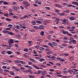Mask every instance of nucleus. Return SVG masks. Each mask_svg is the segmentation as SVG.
Wrapping results in <instances>:
<instances>
[{
	"mask_svg": "<svg viewBox=\"0 0 78 78\" xmlns=\"http://www.w3.org/2000/svg\"><path fill=\"white\" fill-rule=\"evenodd\" d=\"M33 51L34 54H37V52H36V50H34Z\"/></svg>",
	"mask_w": 78,
	"mask_h": 78,
	"instance_id": "nucleus-59",
	"label": "nucleus"
},
{
	"mask_svg": "<svg viewBox=\"0 0 78 78\" xmlns=\"http://www.w3.org/2000/svg\"><path fill=\"white\" fill-rule=\"evenodd\" d=\"M15 62H16V63L19 64V63H20V60H16L15 61Z\"/></svg>",
	"mask_w": 78,
	"mask_h": 78,
	"instance_id": "nucleus-38",
	"label": "nucleus"
},
{
	"mask_svg": "<svg viewBox=\"0 0 78 78\" xmlns=\"http://www.w3.org/2000/svg\"><path fill=\"white\" fill-rule=\"evenodd\" d=\"M11 29L9 28H7L5 29V30H11Z\"/></svg>",
	"mask_w": 78,
	"mask_h": 78,
	"instance_id": "nucleus-42",
	"label": "nucleus"
},
{
	"mask_svg": "<svg viewBox=\"0 0 78 78\" xmlns=\"http://www.w3.org/2000/svg\"><path fill=\"white\" fill-rule=\"evenodd\" d=\"M45 51H50L51 49L49 48H46L45 49Z\"/></svg>",
	"mask_w": 78,
	"mask_h": 78,
	"instance_id": "nucleus-17",
	"label": "nucleus"
},
{
	"mask_svg": "<svg viewBox=\"0 0 78 78\" xmlns=\"http://www.w3.org/2000/svg\"><path fill=\"white\" fill-rule=\"evenodd\" d=\"M36 22L38 24H41L42 23V21H41L37 20L36 21Z\"/></svg>",
	"mask_w": 78,
	"mask_h": 78,
	"instance_id": "nucleus-13",
	"label": "nucleus"
},
{
	"mask_svg": "<svg viewBox=\"0 0 78 78\" xmlns=\"http://www.w3.org/2000/svg\"><path fill=\"white\" fill-rule=\"evenodd\" d=\"M55 56H52L51 57V59H53L52 60V61H55Z\"/></svg>",
	"mask_w": 78,
	"mask_h": 78,
	"instance_id": "nucleus-40",
	"label": "nucleus"
},
{
	"mask_svg": "<svg viewBox=\"0 0 78 78\" xmlns=\"http://www.w3.org/2000/svg\"><path fill=\"white\" fill-rule=\"evenodd\" d=\"M68 19L71 20V21H72V20H75V19H76V18L75 17L71 16V17H68Z\"/></svg>",
	"mask_w": 78,
	"mask_h": 78,
	"instance_id": "nucleus-4",
	"label": "nucleus"
},
{
	"mask_svg": "<svg viewBox=\"0 0 78 78\" xmlns=\"http://www.w3.org/2000/svg\"><path fill=\"white\" fill-rule=\"evenodd\" d=\"M28 43H29L30 44H31V43H33V41H28Z\"/></svg>",
	"mask_w": 78,
	"mask_h": 78,
	"instance_id": "nucleus-45",
	"label": "nucleus"
},
{
	"mask_svg": "<svg viewBox=\"0 0 78 78\" xmlns=\"http://www.w3.org/2000/svg\"><path fill=\"white\" fill-rule=\"evenodd\" d=\"M2 68H3V69H6V68H7V66H2Z\"/></svg>",
	"mask_w": 78,
	"mask_h": 78,
	"instance_id": "nucleus-61",
	"label": "nucleus"
},
{
	"mask_svg": "<svg viewBox=\"0 0 78 78\" xmlns=\"http://www.w3.org/2000/svg\"><path fill=\"white\" fill-rule=\"evenodd\" d=\"M24 67H26V68H28V69H32V67H31V66H30L25 65L24 66Z\"/></svg>",
	"mask_w": 78,
	"mask_h": 78,
	"instance_id": "nucleus-8",
	"label": "nucleus"
},
{
	"mask_svg": "<svg viewBox=\"0 0 78 78\" xmlns=\"http://www.w3.org/2000/svg\"><path fill=\"white\" fill-rule=\"evenodd\" d=\"M31 12H36V11L35 10V9H32L31 10Z\"/></svg>",
	"mask_w": 78,
	"mask_h": 78,
	"instance_id": "nucleus-52",
	"label": "nucleus"
},
{
	"mask_svg": "<svg viewBox=\"0 0 78 78\" xmlns=\"http://www.w3.org/2000/svg\"><path fill=\"white\" fill-rule=\"evenodd\" d=\"M30 31H31V32H35L36 30L34 29H31L30 30Z\"/></svg>",
	"mask_w": 78,
	"mask_h": 78,
	"instance_id": "nucleus-37",
	"label": "nucleus"
},
{
	"mask_svg": "<svg viewBox=\"0 0 78 78\" xmlns=\"http://www.w3.org/2000/svg\"><path fill=\"white\" fill-rule=\"evenodd\" d=\"M67 39H68V37H65L63 39V40H67Z\"/></svg>",
	"mask_w": 78,
	"mask_h": 78,
	"instance_id": "nucleus-49",
	"label": "nucleus"
},
{
	"mask_svg": "<svg viewBox=\"0 0 78 78\" xmlns=\"http://www.w3.org/2000/svg\"><path fill=\"white\" fill-rule=\"evenodd\" d=\"M43 23L44 25H47V21H44Z\"/></svg>",
	"mask_w": 78,
	"mask_h": 78,
	"instance_id": "nucleus-48",
	"label": "nucleus"
},
{
	"mask_svg": "<svg viewBox=\"0 0 78 78\" xmlns=\"http://www.w3.org/2000/svg\"><path fill=\"white\" fill-rule=\"evenodd\" d=\"M32 66H33L34 67V68H35V69H41V68H39V67L37 66H36V65H33Z\"/></svg>",
	"mask_w": 78,
	"mask_h": 78,
	"instance_id": "nucleus-16",
	"label": "nucleus"
},
{
	"mask_svg": "<svg viewBox=\"0 0 78 78\" xmlns=\"http://www.w3.org/2000/svg\"><path fill=\"white\" fill-rule=\"evenodd\" d=\"M2 3H3L4 5H8L9 4L8 2L6 1H5V2L3 1V2Z\"/></svg>",
	"mask_w": 78,
	"mask_h": 78,
	"instance_id": "nucleus-24",
	"label": "nucleus"
},
{
	"mask_svg": "<svg viewBox=\"0 0 78 78\" xmlns=\"http://www.w3.org/2000/svg\"><path fill=\"white\" fill-rule=\"evenodd\" d=\"M34 6V7H36V6H38V5L34 4L33 5Z\"/></svg>",
	"mask_w": 78,
	"mask_h": 78,
	"instance_id": "nucleus-63",
	"label": "nucleus"
},
{
	"mask_svg": "<svg viewBox=\"0 0 78 78\" xmlns=\"http://www.w3.org/2000/svg\"><path fill=\"white\" fill-rule=\"evenodd\" d=\"M20 8H21V9L22 10V11H23L24 9V8L23 7V6H20Z\"/></svg>",
	"mask_w": 78,
	"mask_h": 78,
	"instance_id": "nucleus-34",
	"label": "nucleus"
},
{
	"mask_svg": "<svg viewBox=\"0 0 78 78\" xmlns=\"http://www.w3.org/2000/svg\"><path fill=\"white\" fill-rule=\"evenodd\" d=\"M51 35H49L48 36H47L46 37V39H48V40H51Z\"/></svg>",
	"mask_w": 78,
	"mask_h": 78,
	"instance_id": "nucleus-9",
	"label": "nucleus"
},
{
	"mask_svg": "<svg viewBox=\"0 0 78 78\" xmlns=\"http://www.w3.org/2000/svg\"><path fill=\"white\" fill-rule=\"evenodd\" d=\"M39 28L43 30L44 29V26L42 25H40L39 27Z\"/></svg>",
	"mask_w": 78,
	"mask_h": 78,
	"instance_id": "nucleus-10",
	"label": "nucleus"
},
{
	"mask_svg": "<svg viewBox=\"0 0 78 78\" xmlns=\"http://www.w3.org/2000/svg\"><path fill=\"white\" fill-rule=\"evenodd\" d=\"M24 51H26V52H27V51H28V49H24Z\"/></svg>",
	"mask_w": 78,
	"mask_h": 78,
	"instance_id": "nucleus-54",
	"label": "nucleus"
},
{
	"mask_svg": "<svg viewBox=\"0 0 78 78\" xmlns=\"http://www.w3.org/2000/svg\"><path fill=\"white\" fill-rule=\"evenodd\" d=\"M46 9L47 10H50V8L48 7H47L46 8Z\"/></svg>",
	"mask_w": 78,
	"mask_h": 78,
	"instance_id": "nucleus-51",
	"label": "nucleus"
},
{
	"mask_svg": "<svg viewBox=\"0 0 78 78\" xmlns=\"http://www.w3.org/2000/svg\"><path fill=\"white\" fill-rule=\"evenodd\" d=\"M35 48H37V49H39V48H40V47L39 46H37L35 47Z\"/></svg>",
	"mask_w": 78,
	"mask_h": 78,
	"instance_id": "nucleus-50",
	"label": "nucleus"
},
{
	"mask_svg": "<svg viewBox=\"0 0 78 78\" xmlns=\"http://www.w3.org/2000/svg\"><path fill=\"white\" fill-rule=\"evenodd\" d=\"M23 4L24 5H27V4H28V2H27L23 1Z\"/></svg>",
	"mask_w": 78,
	"mask_h": 78,
	"instance_id": "nucleus-29",
	"label": "nucleus"
},
{
	"mask_svg": "<svg viewBox=\"0 0 78 78\" xmlns=\"http://www.w3.org/2000/svg\"><path fill=\"white\" fill-rule=\"evenodd\" d=\"M42 75H45V74H47V71L45 70L44 71L42 72Z\"/></svg>",
	"mask_w": 78,
	"mask_h": 78,
	"instance_id": "nucleus-11",
	"label": "nucleus"
},
{
	"mask_svg": "<svg viewBox=\"0 0 78 78\" xmlns=\"http://www.w3.org/2000/svg\"><path fill=\"white\" fill-rule=\"evenodd\" d=\"M49 44L50 46H51L52 48H54V46H56V45H57V43L55 42H52L51 43L49 42Z\"/></svg>",
	"mask_w": 78,
	"mask_h": 78,
	"instance_id": "nucleus-1",
	"label": "nucleus"
},
{
	"mask_svg": "<svg viewBox=\"0 0 78 78\" xmlns=\"http://www.w3.org/2000/svg\"><path fill=\"white\" fill-rule=\"evenodd\" d=\"M25 69V68H23V67H21L20 68V70L21 71H23Z\"/></svg>",
	"mask_w": 78,
	"mask_h": 78,
	"instance_id": "nucleus-47",
	"label": "nucleus"
},
{
	"mask_svg": "<svg viewBox=\"0 0 78 78\" xmlns=\"http://www.w3.org/2000/svg\"><path fill=\"white\" fill-rule=\"evenodd\" d=\"M3 33L5 34V33H9V31H3Z\"/></svg>",
	"mask_w": 78,
	"mask_h": 78,
	"instance_id": "nucleus-31",
	"label": "nucleus"
},
{
	"mask_svg": "<svg viewBox=\"0 0 78 78\" xmlns=\"http://www.w3.org/2000/svg\"><path fill=\"white\" fill-rule=\"evenodd\" d=\"M8 43L9 44H14V40L11 39L10 40H9Z\"/></svg>",
	"mask_w": 78,
	"mask_h": 78,
	"instance_id": "nucleus-5",
	"label": "nucleus"
},
{
	"mask_svg": "<svg viewBox=\"0 0 78 78\" xmlns=\"http://www.w3.org/2000/svg\"><path fill=\"white\" fill-rule=\"evenodd\" d=\"M74 39L73 38L69 37V40L70 41L69 42V43L70 44H72V43L73 42V41Z\"/></svg>",
	"mask_w": 78,
	"mask_h": 78,
	"instance_id": "nucleus-6",
	"label": "nucleus"
},
{
	"mask_svg": "<svg viewBox=\"0 0 78 78\" xmlns=\"http://www.w3.org/2000/svg\"><path fill=\"white\" fill-rule=\"evenodd\" d=\"M41 14H47V13L45 12H41Z\"/></svg>",
	"mask_w": 78,
	"mask_h": 78,
	"instance_id": "nucleus-58",
	"label": "nucleus"
},
{
	"mask_svg": "<svg viewBox=\"0 0 78 78\" xmlns=\"http://www.w3.org/2000/svg\"><path fill=\"white\" fill-rule=\"evenodd\" d=\"M62 31L63 32L62 33L63 34H67L68 35L69 34V32L67 31H65L64 30H62Z\"/></svg>",
	"mask_w": 78,
	"mask_h": 78,
	"instance_id": "nucleus-7",
	"label": "nucleus"
},
{
	"mask_svg": "<svg viewBox=\"0 0 78 78\" xmlns=\"http://www.w3.org/2000/svg\"><path fill=\"white\" fill-rule=\"evenodd\" d=\"M8 34H10V35H14V33H13L12 32H9V31Z\"/></svg>",
	"mask_w": 78,
	"mask_h": 78,
	"instance_id": "nucleus-21",
	"label": "nucleus"
},
{
	"mask_svg": "<svg viewBox=\"0 0 78 78\" xmlns=\"http://www.w3.org/2000/svg\"><path fill=\"white\" fill-rule=\"evenodd\" d=\"M10 75H14V74H15V73H14L11 72L10 73Z\"/></svg>",
	"mask_w": 78,
	"mask_h": 78,
	"instance_id": "nucleus-43",
	"label": "nucleus"
},
{
	"mask_svg": "<svg viewBox=\"0 0 78 78\" xmlns=\"http://www.w3.org/2000/svg\"><path fill=\"white\" fill-rule=\"evenodd\" d=\"M7 53L8 54V55H11V53H12V52L10 51H7Z\"/></svg>",
	"mask_w": 78,
	"mask_h": 78,
	"instance_id": "nucleus-15",
	"label": "nucleus"
},
{
	"mask_svg": "<svg viewBox=\"0 0 78 78\" xmlns=\"http://www.w3.org/2000/svg\"><path fill=\"white\" fill-rule=\"evenodd\" d=\"M29 77L30 78H35V76L32 75H29Z\"/></svg>",
	"mask_w": 78,
	"mask_h": 78,
	"instance_id": "nucleus-23",
	"label": "nucleus"
},
{
	"mask_svg": "<svg viewBox=\"0 0 78 78\" xmlns=\"http://www.w3.org/2000/svg\"><path fill=\"white\" fill-rule=\"evenodd\" d=\"M23 17L24 19H27V18L28 19V18L29 17V16H28V15H25L23 16Z\"/></svg>",
	"mask_w": 78,
	"mask_h": 78,
	"instance_id": "nucleus-20",
	"label": "nucleus"
},
{
	"mask_svg": "<svg viewBox=\"0 0 78 78\" xmlns=\"http://www.w3.org/2000/svg\"><path fill=\"white\" fill-rule=\"evenodd\" d=\"M59 16H65V15H66V14L63 13H59Z\"/></svg>",
	"mask_w": 78,
	"mask_h": 78,
	"instance_id": "nucleus-14",
	"label": "nucleus"
},
{
	"mask_svg": "<svg viewBox=\"0 0 78 78\" xmlns=\"http://www.w3.org/2000/svg\"><path fill=\"white\" fill-rule=\"evenodd\" d=\"M48 63H49V64H51L52 65H54V63L51 62H48Z\"/></svg>",
	"mask_w": 78,
	"mask_h": 78,
	"instance_id": "nucleus-55",
	"label": "nucleus"
},
{
	"mask_svg": "<svg viewBox=\"0 0 78 78\" xmlns=\"http://www.w3.org/2000/svg\"><path fill=\"white\" fill-rule=\"evenodd\" d=\"M48 51V52H47L46 54H47L48 55H50V54H51V51Z\"/></svg>",
	"mask_w": 78,
	"mask_h": 78,
	"instance_id": "nucleus-46",
	"label": "nucleus"
},
{
	"mask_svg": "<svg viewBox=\"0 0 78 78\" xmlns=\"http://www.w3.org/2000/svg\"><path fill=\"white\" fill-rule=\"evenodd\" d=\"M12 69L14 70L15 71H16V68L15 67V66H13L12 67Z\"/></svg>",
	"mask_w": 78,
	"mask_h": 78,
	"instance_id": "nucleus-32",
	"label": "nucleus"
},
{
	"mask_svg": "<svg viewBox=\"0 0 78 78\" xmlns=\"http://www.w3.org/2000/svg\"><path fill=\"white\" fill-rule=\"evenodd\" d=\"M63 23L62 24H67L69 22V20H66V19H64L62 20Z\"/></svg>",
	"mask_w": 78,
	"mask_h": 78,
	"instance_id": "nucleus-2",
	"label": "nucleus"
},
{
	"mask_svg": "<svg viewBox=\"0 0 78 78\" xmlns=\"http://www.w3.org/2000/svg\"><path fill=\"white\" fill-rule=\"evenodd\" d=\"M6 51H2V52L1 54H5V53H6Z\"/></svg>",
	"mask_w": 78,
	"mask_h": 78,
	"instance_id": "nucleus-41",
	"label": "nucleus"
},
{
	"mask_svg": "<svg viewBox=\"0 0 78 78\" xmlns=\"http://www.w3.org/2000/svg\"><path fill=\"white\" fill-rule=\"evenodd\" d=\"M45 61V59L44 58H41L39 60V61L40 62H42V61Z\"/></svg>",
	"mask_w": 78,
	"mask_h": 78,
	"instance_id": "nucleus-30",
	"label": "nucleus"
},
{
	"mask_svg": "<svg viewBox=\"0 0 78 78\" xmlns=\"http://www.w3.org/2000/svg\"><path fill=\"white\" fill-rule=\"evenodd\" d=\"M7 61L8 62H12V61L9 60H7Z\"/></svg>",
	"mask_w": 78,
	"mask_h": 78,
	"instance_id": "nucleus-53",
	"label": "nucleus"
},
{
	"mask_svg": "<svg viewBox=\"0 0 78 78\" xmlns=\"http://www.w3.org/2000/svg\"><path fill=\"white\" fill-rule=\"evenodd\" d=\"M5 20H7V21H8V22H9V21H11L12 20H11V19H10L8 18H6Z\"/></svg>",
	"mask_w": 78,
	"mask_h": 78,
	"instance_id": "nucleus-18",
	"label": "nucleus"
},
{
	"mask_svg": "<svg viewBox=\"0 0 78 78\" xmlns=\"http://www.w3.org/2000/svg\"><path fill=\"white\" fill-rule=\"evenodd\" d=\"M73 57H70L69 58L70 61H72V60H73Z\"/></svg>",
	"mask_w": 78,
	"mask_h": 78,
	"instance_id": "nucleus-39",
	"label": "nucleus"
},
{
	"mask_svg": "<svg viewBox=\"0 0 78 78\" xmlns=\"http://www.w3.org/2000/svg\"><path fill=\"white\" fill-rule=\"evenodd\" d=\"M49 33H51V34L53 33H54V32H53V31H49Z\"/></svg>",
	"mask_w": 78,
	"mask_h": 78,
	"instance_id": "nucleus-64",
	"label": "nucleus"
},
{
	"mask_svg": "<svg viewBox=\"0 0 78 78\" xmlns=\"http://www.w3.org/2000/svg\"><path fill=\"white\" fill-rule=\"evenodd\" d=\"M34 28L35 29H39V27L37 26H34Z\"/></svg>",
	"mask_w": 78,
	"mask_h": 78,
	"instance_id": "nucleus-35",
	"label": "nucleus"
},
{
	"mask_svg": "<svg viewBox=\"0 0 78 78\" xmlns=\"http://www.w3.org/2000/svg\"><path fill=\"white\" fill-rule=\"evenodd\" d=\"M76 42V41L75 40H73V41L72 42L73 44H75Z\"/></svg>",
	"mask_w": 78,
	"mask_h": 78,
	"instance_id": "nucleus-44",
	"label": "nucleus"
},
{
	"mask_svg": "<svg viewBox=\"0 0 78 78\" xmlns=\"http://www.w3.org/2000/svg\"><path fill=\"white\" fill-rule=\"evenodd\" d=\"M29 70H26L25 71H24V72H26V73H27V72H29Z\"/></svg>",
	"mask_w": 78,
	"mask_h": 78,
	"instance_id": "nucleus-62",
	"label": "nucleus"
},
{
	"mask_svg": "<svg viewBox=\"0 0 78 78\" xmlns=\"http://www.w3.org/2000/svg\"><path fill=\"white\" fill-rule=\"evenodd\" d=\"M13 9L14 11H17V7L16 6H14L13 7Z\"/></svg>",
	"mask_w": 78,
	"mask_h": 78,
	"instance_id": "nucleus-25",
	"label": "nucleus"
},
{
	"mask_svg": "<svg viewBox=\"0 0 78 78\" xmlns=\"http://www.w3.org/2000/svg\"><path fill=\"white\" fill-rule=\"evenodd\" d=\"M77 3H78V2H76L75 1H74L72 2V3H73V5H76Z\"/></svg>",
	"mask_w": 78,
	"mask_h": 78,
	"instance_id": "nucleus-36",
	"label": "nucleus"
},
{
	"mask_svg": "<svg viewBox=\"0 0 78 78\" xmlns=\"http://www.w3.org/2000/svg\"><path fill=\"white\" fill-rule=\"evenodd\" d=\"M3 73V70L0 68V73Z\"/></svg>",
	"mask_w": 78,
	"mask_h": 78,
	"instance_id": "nucleus-56",
	"label": "nucleus"
},
{
	"mask_svg": "<svg viewBox=\"0 0 78 78\" xmlns=\"http://www.w3.org/2000/svg\"><path fill=\"white\" fill-rule=\"evenodd\" d=\"M60 61H62L63 62H65V60L63 59H61Z\"/></svg>",
	"mask_w": 78,
	"mask_h": 78,
	"instance_id": "nucleus-57",
	"label": "nucleus"
},
{
	"mask_svg": "<svg viewBox=\"0 0 78 78\" xmlns=\"http://www.w3.org/2000/svg\"><path fill=\"white\" fill-rule=\"evenodd\" d=\"M62 46H64V47L67 46V45L66 44H62Z\"/></svg>",
	"mask_w": 78,
	"mask_h": 78,
	"instance_id": "nucleus-33",
	"label": "nucleus"
},
{
	"mask_svg": "<svg viewBox=\"0 0 78 78\" xmlns=\"http://www.w3.org/2000/svg\"><path fill=\"white\" fill-rule=\"evenodd\" d=\"M44 31H41L40 33V34L42 36H44Z\"/></svg>",
	"mask_w": 78,
	"mask_h": 78,
	"instance_id": "nucleus-12",
	"label": "nucleus"
},
{
	"mask_svg": "<svg viewBox=\"0 0 78 78\" xmlns=\"http://www.w3.org/2000/svg\"><path fill=\"white\" fill-rule=\"evenodd\" d=\"M29 60L31 62H35V60H34V59L32 58H29Z\"/></svg>",
	"mask_w": 78,
	"mask_h": 78,
	"instance_id": "nucleus-28",
	"label": "nucleus"
},
{
	"mask_svg": "<svg viewBox=\"0 0 78 78\" xmlns=\"http://www.w3.org/2000/svg\"><path fill=\"white\" fill-rule=\"evenodd\" d=\"M55 22L56 24H58L59 23V22L60 21V19L59 18H57L56 17H55Z\"/></svg>",
	"mask_w": 78,
	"mask_h": 78,
	"instance_id": "nucleus-3",
	"label": "nucleus"
},
{
	"mask_svg": "<svg viewBox=\"0 0 78 78\" xmlns=\"http://www.w3.org/2000/svg\"><path fill=\"white\" fill-rule=\"evenodd\" d=\"M40 51H44V48L42 47H40Z\"/></svg>",
	"mask_w": 78,
	"mask_h": 78,
	"instance_id": "nucleus-27",
	"label": "nucleus"
},
{
	"mask_svg": "<svg viewBox=\"0 0 78 78\" xmlns=\"http://www.w3.org/2000/svg\"><path fill=\"white\" fill-rule=\"evenodd\" d=\"M3 15L5 17H8V16H9V14L8 13H4Z\"/></svg>",
	"mask_w": 78,
	"mask_h": 78,
	"instance_id": "nucleus-19",
	"label": "nucleus"
},
{
	"mask_svg": "<svg viewBox=\"0 0 78 78\" xmlns=\"http://www.w3.org/2000/svg\"><path fill=\"white\" fill-rule=\"evenodd\" d=\"M15 28H16V29H20V28H21L18 25H16V27H15Z\"/></svg>",
	"mask_w": 78,
	"mask_h": 78,
	"instance_id": "nucleus-26",
	"label": "nucleus"
},
{
	"mask_svg": "<svg viewBox=\"0 0 78 78\" xmlns=\"http://www.w3.org/2000/svg\"><path fill=\"white\" fill-rule=\"evenodd\" d=\"M31 23H32V25H34L35 24H36V22L33 21L31 22Z\"/></svg>",
	"mask_w": 78,
	"mask_h": 78,
	"instance_id": "nucleus-22",
	"label": "nucleus"
},
{
	"mask_svg": "<svg viewBox=\"0 0 78 78\" xmlns=\"http://www.w3.org/2000/svg\"><path fill=\"white\" fill-rule=\"evenodd\" d=\"M43 47H45L46 48H48V46L45 45H44Z\"/></svg>",
	"mask_w": 78,
	"mask_h": 78,
	"instance_id": "nucleus-60",
	"label": "nucleus"
}]
</instances>
